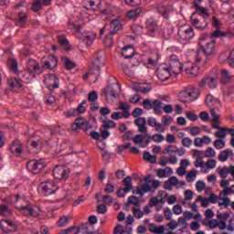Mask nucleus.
<instances>
[{
    "label": "nucleus",
    "instance_id": "12",
    "mask_svg": "<svg viewBox=\"0 0 234 234\" xmlns=\"http://www.w3.org/2000/svg\"><path fill=\"white\" fill-rule=\"evenodd\" d=\"M69 168L63 165H57L53 169V178L56 180H65V178H69Z\"/></svg>",
    "mask_w": 234,
    "mask_h": 234
},
{
    "label": "nucleus",
    "instance_id": "7",
    "mask_svg": "<svg viewBox=\"0 0 234 234\" xmlns=\"http://www.w3.org/2000/svg\"><path fill=\"white\" fill-rule=\"evenodd\" d=\"M168 69L175 74L178 76L182 72L183 66L180 63V58L176 55H171L169 59Z\"/></svg>",
    "mask_w": 234,
    "mask_h": 234
},
{
    "label": "nucleus",
    "instance_id": "50",
    "mask_svg": "<svg viewBox=\"0 0 234 234\" xmlns=\"http://www.w3.org/2000/svg\"><path fill=\"white\" fill-rule=\"evenodd\" d=\"M135 206L136 207H141L140 199L136 196H130L128 197V203L126 206Z\"/></svg>",
    "mask_w": 234,
    "mask_h": 234
},
{
    "label": "nucleus",
    "instance_id": "22",
    "mask_svg": "<svg viewBox=\"0 0 234 234\" xmlns=\"http://www.w3.org/2000/svg\"><path fill=\"white\" fill-rule=\"evenodd\" d=\"M195 12L192 13V16H196L197 17H202L205 21L209 19V13L207 12V8L201 5H194Z\"/></svg>",
    "mask_w": 234,
    "mask_h": 234
},
{
    "label": "nucleus",
    "instance_id": "20",
    "mask_svg": "<svg viewBox=\"0 0 234 234\" xmlns=\"http://www.w3.org/2000/svg\"><path fill=\"white\" fill-rule=\"evenodd\" d=\"M27 69L29 72H33V74H43V70L41 69V66L36 59L29 58L27 61Z\"/></svg>",
    "mask_w": 234,
    "mask_h": 234
},
{
    "label": "nucleus",
    "instance_id": "39",
    "mask_svg": "<svg viewBox=\"0 0 234 234\" xmlns=\"http://www.w3.org/2000/svg\"><path fill=\"white\" fill-rule=\"evenodd\" d=\"M148 229L149 231H151V233L164 234L165 228L164 226L157 227L154 223H151L148 227Z\"/></svg>",
    "mask_w": 234,
    "mask_h": 234
},
{
    "label": "nucleus",
    "instance_id": "62",
    "mask_svg": "<svg viewBox=\"0 0 234 234\" xmlns=\"http://www.w3.org/2000/svg\"><path fill=\"white\" fill-rule=\"evenodd\" d=\"M45 103H47L48 105H53V103H56V98L50 93L46 94Z\"/></svg>",
    "mask_w": 234,
    "mask_h": 234
},
{
    "label": "nucleus",
    "instance_id": "19",
    "mask_svg": "<svg viewBox=\"0 0 234 234\" xmlns=\"http://www.w3.org/2000/svg\"><path fill=\"white\" fill-rule=\"evenodd\" d=\"M217 41L212 40L210 42H207L205 46H203L201 43H199L201 50H203L205 56H213L216 52V45Z\"/></svg>",
    "mask_w": 234,
    "mask_h": 234
},
{
    "label": "nucleus",
    "instance_id": "3",
    "mask_svg": "<svg viewBox=\"0 0 234 234\" xmlns=\"http://www.w3.org/2000/svg\"><path fill=\"white\" fill-rule=\"evenodd\" d=\"M58 189H59L58 185L50 180L41 182L38 186V191L42 197H50V195L56 194Z\"/></svg>",
    "mask_w": 234,
    "mask_h": 234
},
{
    "label": "nucleus",
    "instance_id": "48",
    "mask_svg": "<svg viewBox=\"0 0 234 234\" xmlns=\"http://www.w3.org/2000/svg\"><path fill=\"white\" fill-rule=\"evenodd\" d=\"M1 217H12V210L6 205H0Z\"/></svg>",
    "mask_w": 234,
    "mask_h": 234
},
{
    "label": "nucleus",
    "instance_id": "29",
    "mask_svg": "<svg viewBox=\"0 0 234 234\" xmlns=\"http://www.w3.org/2000/svg\"><path fill=\"white\" fill-rule=\"evenodd\" d=\"M75 122L79 129H82L85 132L89 131V129H92V125H90V122L85 118L76 119Z\"/></svg>",
    "mask_w": 234,
    "mask_h": 234
},
{
    "label": "nucleus",
    "instance_id": "16",
    "mask_svg": "<svg viewBox=\"0 0 234 234\" xmlns=\"http://www.w3.org/2000/svg\"><path fill=\"white\" fill-rule=\"evenodd\" d=\"M232 192L231 188L224 189L219 193V201L218 202V206L219 207H229V204H231V199L228 197V195H229Z\"/></svg>",
    "mask_w": 234,
    "mask_h": 234
},
{
    "label": "nucleus",
    "instance_id": "34",
    "mask_svg": "<svg viewBox=\"0 0 234 234\" xmlns=\"http://www.w3.org/2000/svg\"><path fill=\"white\" fill-rule=\"evenodd\" d=\"M120 111H122L124 113V118L127 120L131 118V105H129L127 102L121 101L119 102V108Z\"/></svg>",
    "mask_w": 234,
    "mask_h": 234
},
{
    "label": "nucleus",
    "instance_id": "14",
    "mask_svg": "<svg viewBox=\"0 0 234 234\" xmlns=\"http://www.w3.org/2000/svg\"><path fill=\"white\" fill-rule=\"evenodd\" d=\"M82 5L90 12H100L101 10V0H82Z\"/></svg>",
    "mask_w": 234,
    "mask_h": 234
},
{
    "label": "nucleus",
    "instance_id": "26",
    "mask_svg": "<svg viewBox=\"0 0 234 234\" xmlns=\"http://www.w3.org/2000/svg\"><path fill=\"white\" fill-rule=\"evenodd\" d=\"M7 69L13 74H19V64L17 63V59L15 58H9L7 59Z\"/></svg>",
    "mask_w": 234,
    "mask_h": 234
},
{
    "label": "nucleus",
    "instance_id": "61",
    "mask_svg": "<svg viewBox=\"0 0 234 234\" xmlns=\"http://www.w3.org/2000/svg\"><path fill=\"white\" fill-rule=\"evenodd\" d=\"M98 100V91L92 90L88 94V101L94 103Z\"/></svg>",
    "mask_w": 234,
    "mask_h": 234
},
{
    "label": "nucleus",
    "instance_id": "55",
    "mask_svg": "<svg viewBox=\"0 0 234 234\" xmlns=\"http://www.w3.org/2000/svg\"><path fill=\"white\" fill-rule=\"evenodd\" d=\"M131 30L135 36H140V34H143L144 32V27L138 24H134L132 26Z\"/></svg>",
    "mask_w": 234,
    "mask_h": 234
},
{
    "label": "nucleus",
    "instance_id": "30",
    "mask_svg": "<svg viewBox=\"0 0 234 234\" xmlns=\"http://www.w3.org/2000/svg\"><path fill=\"white\" fill-rule=\"evenodd\" d=\"M173 175V168L166 166L165 169L164 168H159L156 170V176L158 178H167Z\"/></svg>",
    "mask_w": 234,
    "mask_h": 234
},
{
    "label": "nucleus",
    "instance_id": "2",
    "mask_svg": "<svg viewBox=\"0 0 234 234\" xmlns=\"http://www.w3.org/2000/svg\"><path fill=\"white\" fill-rule=\"evenodd\" d=\"M160 187V181L158 180H150L148 183L142 185L141 186H136L133 190V195H139V197H144L145 193L151 191H156Z\"/></svg>",
    "mask_w": 234,
    "mask_h": 234
},
{
    "label": "nucleus",
    "instance_id": "35",
    "mask_svg": "<svg viewBox=\"0 0 234 234\" xmlns=\"http://www.w3.org/2000/svg\"><path fill=\"white\" fill-rule=\"evenodd\" d=\"M210 115L213 117L212 118V122H214L212 124L213 129H218V131L222 129V126H219L218 124H217L218 123V120H220V114L217 113V110L210 109Z\"/></svg>",
    "mask_w": 234,
    "mask_h": 234
},
{
    "label": "nucleus",
    "instance_id": "60",
    "mask_svg": "<svg viewBox=\"0 0 234 234\" xmlns=\"http://www.w3.org/2000/svg\"><path fill=\"white\" fill-rule=\"evenodd\" d=\"M132 211L133 213V217L134 218H142V217H144V212L142 211V209H140V207H133Z\"/></svg>",
    "mask_w": 234,
    "mask_h": 234
},
{
    "label": "nucleus",
    "instance_id": "15",
    "mask_svg": "<svg viewBox=\"0 0 234 234\" xmlns=\"http://www.w3.org/2000/svg\"><path fill=\"white\" fill-rule=\"evenodd\" d=\"M42 67L48 70H55L58 69V58L54 55H49L45 59H42Z\"/></svg>",
    "mask_w": 234,
    "mask_h": 234
},
{
    "label": "nucleus",
    "instance_id": "9",
    "mask_svg": "<svg viewBox=\"0 0 234 234\" xmlns=\"http://www.w3.org/2000/svg\"><path fill=\"white\" fill-rule=\"evenodd\" d=\"M122 56L124 59H131V63L133 67H138L140 65V61L134 58V48L131 46H126L122 48Z\"/></svg>",
    "mask_w": 234,
    "mask_h": 234
},
{
    "label": "nucleus",
    "instance_id": "41",
    "mask_svg": "<svg viewBox=\"0 0 234 234\" xmlns=\"http://www.w3.org/2000/svg\"><path fill=\"white\" fill-rule=\"evenodd\" d=\"M198 66H195L193 64H191L188 68L185 69V72L188 74V76L192 77L198 76Z\"/></svg>",
    "mask_w": 234,
    "mask_h": 234
},
{
    "label": "nucleus",
    "instance_id": "24",
    "mask_svg": "<svg viewBox=\"0 0 234 234\" xmlns=\"http://www.w3.org/2000/svg\"><path fill=\"white\" fill-rule=\"evenodd\" d=\"M9 151L12 153V154H16V156H19L21 153H23V144L19 140H15L10 145H9Z\"/></svg>",
    "mask_w": 234,
    "mask_h": 234
},
{
    "label": "nucleus",
    "instance_id": "56",
    "mask_svg": "<svg viewBox=\"0 0 234 234\" xmlns=\"http://www.w3.org/2000/svg\"><path fill=\"white\" fill-rule=\"evenodd\" d=\"M226 36H228V33L220 30V27L216 28V30L211 33L212 37H226Z\"/></svg>",
    "mask_w": 234,
    "mask_h": 234
},
{
    "label": "nucleus",
    "instance_id": "28",
    "mask_svg": "<svg viewBox=\"0 0 234 234\" xmlns=\"http://www.w3.org/2000/svg\"><path fill=\"white\" fill-rule=\"evenodd\" d=\"M233 80H234V75L229 74V71H228V69L221 70L220 83L222 85H228V83H231V81Z\"/></svg>",
    "mask_w": 234,
    "mask_h": 234
},
{
    "label": "nucleus",
    "instance_id": "64",
    "mask_svg": "<svg viewBox=\"0 0 234 234\" xmlns=\"http://www.w3.org/2000/svg\"><path fill=\"white\" fill-rule=\"evenodd\" d=\"M228 63L229 67L234 69V49L229 53V58H228Z\"/></svg>",
    "mask_w": 234,
    "mask_h": 234
},
{
    "label": "nucleus",
    "instance_id": "31",
    "mask_svg": "<svg viewBox=\"0 0 234 234\" xmlns=\"http://www.w3.org/2000/svg\"><path fill=\"white\" fill-rule=\"evenodd\" d=\"M28 21V16L25 12H19L16 19V26L21 28H25L27 22Z\"/></svg>",
    "mask_w": 234,
    "mask_h": 234
},
{
    "label": "nucleus",
    "instance_id": "27",
    "mask_svg": "<svg viewBox=\"0 0 234 234\" xmlns=\"http://www.w3.org/2000/svg\"><path fill=\"white\" fill-rule=\"evenodd\" d=\"M7 85L11 88L12 90H17L23 87V83H21V80L17 78L11 77L7 80Z\"/></svg>",
    "mask_w": 234,
    "mask_h": 234
},
{
    "label": "nucleus",
    "instance_id": "4",
    "mask_svg": "<svg viewBox=\"0 0 234 234\" xmlns=\"http://www.w3.org/2000/svg\"><path fill=\"white\" fill-rule=\"evenodd\" d=\"M26 167L28 173H31V175H39L41 170L47 167V163H45L43 159H40V160L33 159L27 163Z\"/></svg>",
    "mask_w": 234,
    "mask_h": 234
},
{
    "label": "nucleus",
    "instance_id": "42",
    "mask_svg": "<svg viewBox=\"0 0 234 234\" xmlns=\"http://www.w3.org/2000/svg\"><path fill=\"white\" fill-rule=\"evenodd\" d=\"M122 184L123 186H125V187L123 188L124 193H129V191L133 189V179L131 178V176H126L122 180Z\"/></svg>",
    "mask_w": 234,
    "mask_h": 234
},
{
    "label": "nucleus",
    "instance_id": "59",
    "mask_svg": "<svg viewBox=\"0 0 234 234\" xmlns=\"http://www.w3.org/2000/svg\"><path fill=\"white\" fill-rule=\"evenodd\" d=\"M151 140H153V142H155V144H162V142H164V140H165V137H164V135L160 134V133H155L154 135H152Z\"/></svg>",
    "mask_w": 234,
    "mask_h": 234
},
{
    "label": "nucleus",
    "instance_id": "52",
    "mask_svg": "<svg viewBox=\"0 0 234 234\" xmlns=\"http://www.w3.org/2000/svg\"><path fill=\"white\" fill-rule=\"evenodd\" d=\"M62 61L65 65V69L67 70H72V69H74L76 67V63L70 59H69L68 58H62Z\"/></svg>",
    "mask_w": 234,
    "mask_h": 234
},
{
    "label": "nucleus",
    "instance_id": "10",
    "mask_svg": "<svg viewBox=\"0 0 234 234\" xmlns=\"http://www.w3.org/2000/svg\"><path fill=\"white\" fill-rule=\"evenodd\" d=\"M44 83L49 90L59 89V79L54 74H48L44 77Z\"/></svg>",
    "mask_w": 234,
    "mask_h": 234
},
{
    "label": "nucleus",
    "instance_id": "13",
    "mask_svg": "<svg viewBox=\"0 0 234 234\" xmlns=\"http://www.w3.org/2000/svg\"><path fill=\"white\" fill-rule=\"evenodd\" d=\"M166 198H167V193L164 190H160L157 192L156 197H152L149 200V206L150 207H154L155 206H158V204H161V206H164L165 204Z\"/></svg>",
    "mask_w": 234,
    "mask_h": 234
},
{
    "label": "nucleus",
    "instance_id": "40",
    "mask_svg": "<svg viewBox=\"0 0 234 234\" xmlns=\"http://www.w3.org/2000/svg\"><path fill=\"white\" fill-rule=\"evenodd\" d=\"M207 83L209 89H217V85H218V77L207 76Z\"/></svg>",
    "mask_w": 234,
    "mask_h": 234
},
{
    "label": "nucleus",
    "instance_id": "23",
    "mask_svg": "<svg viewBox=\"0 0 234 234\" xmlns=\"http://www.w3.org/2000/svg\"><path fill=\"white\" fill-rule=\"evenodd\" d=\"M19 76L20 81H23L26 84H28L36 78V73L29 71L28 69L24 71H19V73H16Z\"/></svg>",
    "mask_w": 234,
    "mask_h": 234
},
{
    "label": "nucleus",
    "instance_id": "25",
    "mask_svg": "<svg viewBox=\"0 0 234 234\" xmlns=\"http://www.w3.org/2000/svg\"><path fill=\"white\" fill-rule=\"evenodd\" d=\"M97 34L95 32L90 31L87 33H83L81 38L86 43V47H91L92 43H94V39L97 37Z\"/></svg>",
    "mask_w": 234,
    "mask_h": 234
},
{
    "label": "nucleus",
    "instance_id": "8",
    "mask_svg": "<svg viewBox=\"0 0 234 234\" xmlns=\"http://www.w3.org/2000/svg\"><path fill=\"white\" fill-rule=\"evenodd\" d=\"M180 98H185L181 100V101L191 103V101H195V100L198 99V90L196 88L187 89L180 92Z\"/></svg>",
    "mask_w": 234,
    "mask_h": 234
},
{
    "label": "nucleus",
    "instance_id": "36",
    "mask_svg": "<svg viewBox=\"0 0 234 234\" xmlns=\"http://www.w3.org/2000/svg\"><path fill=\"white\" fill-rule=\"evenodd\" d=\"M178 186V178L176 176H171L165 182L164 187L167 191H173V186Z\"/></svg>",
    "mask_w": 234,
    "mask_h": 234
},
{
    "label": "nucleus",
    "instance_id": "5",
    "mask_svg": "<svg viewBox=\"0 0 234 234\" xmlns=\"http://www.w3.org/2000/svg\"><path fill=\"white\" fill-rule=\"evenodd\" d=\"M162 101L160 100L156 99L154 101H152L150 99H144L143 101V107L145 109V111H151L153 109L154 114H162Z\"/></svg>",
    "mask_w": 234,
    "mask_h": 234
},
{
    "label": "nucleus",
    "instance_id": "33",
    "mask_svg": "<svg viewBox=\"0 0 234 234\" xmlns=\"http://www.w3.org/2000/svg\"><path fill=\"white\" fill-rule=\"evenodd\" d=\"M140 14H142V7H137L128 11L126 13V17H128L131 21H136V19L140 17Z\"/></svg>",
    "mask_w": 234,
    "mask_h": 234
},
{
    "label": "nucleus",
    "instance_id": "1",
    "mask_svg": "<svg viewBox=\"0 0 234 234\" xmlns=\"http://www.w3.org/2000/svg\"><path fill=\"white\" fill-rule=\"evenodd\" d=\"M11 201L16 204H22L16 205V208L20 211L21 215L24 217H39V213H41V208L37 205H32L27 203V197L25 196H20L19 194L12 196Z\"/></svg>",
    "mask_w": 234,
    "mask_h": 234
},
{
    "label": "nucleus",
    "instance_id": "37",
    "mask_svg": "<svg viewBox=\"0 0 234 234\" xmlns=\"http://www.w3.org/2000/svg\"><path fill=\"white\" fill-rule=\"evenodd\" d=\"M206 104L207 105V107H209L210 109H215L213 107H215V105H219L220 104V101L215 97H213V95L208 94L207 95L206 98Z\"/></svg>",
    "mask_w": 234,
    "mask_h": 234
},
{
    "label": "nucleus",
    "instance_id": "46",
    "mask_svg": "<svg viewBox=\"0 0 234 234\" xmlns=\"http://www.w3.org/2000/svg\"><path fill=\"white\" fill-rule=\"evenodd\" d=\"M133 90H135V92H142V94H147V92H151V88L144 87L135 83L133 84Z\"/></svg>",
    "mask_w": 234,
    "mask_h": 234
},
{
    "label": "nucleus",
    "instance_id": "51",
    "mask_svg": "<svg viewBox=\"0 0 234 234\" xmlns=\"http://www.w3.org/2000/svg\"><path fill=\"white\" fill-rule=\"evenodd\" d=\"M43 6L45 5L41 0H33L31 10H33V12H39Z\"/></svg>",
    "mask_w": 234,
    "mask_h": 234
},
{
    "label": "nucleus",
    "instance_id": "49",
    "mask_svg": "<svg viewBox=\"0 0 234 234\" xmlns=\"http://www.w3.org/2000/svg\"><path fill=\"white\" fill-rule=\"evenodd\" d=\"M143 159L150 164H156V155H152L149 152H144Z\"/></svg>",
    "mask_w": 234,
    "mask_h": 234
},
{
    "label": "nucleus",
    "instance_id": "11",
    "mask_svg": "<svg viewBox=\"0 0 234 234\" xmlns=\"http://www.w3.org/2000/svg\"><path fill=\"white\" fill-rule=\"evenodd\" d=\"M171 72L173 71H171L167 64H161L156 69L157 78L160 81H167L171 78Z\"/></svg>",
    "mask_w": 234,
    "mask_h": 234
},
{
    "label": "nucleus",
    "instance_id": "63",
    "mask_svg": "<svg viewBox=\"0 0 234 234\" xmlns=\"http://www.w3.org/2000/svg\"><path fill=\"white\" fill-rule=\"evenodd\" d=\"M196 178H197V171L192 170L187 173V175H186L187 182H195Z\"/></svg>",
    "mask_w": 234,
    "mask_h": 234
},
{
    "label": "nucleus",
    "instance_id": "58",
    "mask_svg": "<svg viewBox=\"0 0 234 234\" xmlns=\"http://www.w3.org/2000/svg\"><path fill=\"white\" fill-rule=\"evenodd\" d=\"M204 154L206 158H215V156H217V152H215V149H213L212 147H208L204 152Z\"/></svg>",
    "mask_w": 234,
    "mask_h": 234
},
{
    "label": "nucleus",
    "instance_id": "38",
    "mask_svg": "<svg viewBox=\"0 0 234 234\" xmlns=\"http://www.w3.org/2000/svg\"><path fill=\"white\" fill-rule=\"evenodd\" d=\"M218 218H219V229H224L225 228H227L228 225L226 224V220L229 218V214H218Z\"/></svg>",
    "mask_w": 234,
    "mask_h": 234
},
{
    "label": "nucleus",
    "instance_id": "6",
    "mask_svg": "<svg viewBox=\"0 0 234 234\" xmlns=\"http://www.w3.org/2000/svg\"><path fill=\"white\" fill-rule=\"evenodd\" d=\"M177 35L182 41H191L195 37V29L191 26H181L177 30Z\"/></svg>",
    "mask_w": 234,
    "mask_h": 234
},
{
    "label": "nucleus",
    "instance_id": "44",
    "mask_svg": "<svg viewBox=\"0 0 234 234\" xmlns=\"http://www.w3.org/2000/svg\"><path fill=\"white\" fill-rule=\"evenodd\" d=\"M229 153H231V149L229 148L221 151L218 156V160H219V162H228V158H229Z\"/></svg>",
    "mask_w": 234,
    "mask_h": 234
},
{
    "label": "nucleus",
    "instance_id": "21",
    "mask_svg": "<svg viewBox=\"0 0 234 234\" xmlns=\"http://www.w3.org/2000/svg\"><path fill=\"white\" fill-rule=\"evenodd\" d=\"M145 25L148 34L154 37V32L158 31V22L154 18L150 17L146 19Z\"/></svg>",
    "mask_w": 234,
    "mask_h": 234
},
{
    "label": "nucleus",
    "instance_id": "47",
    "mask_svg": "<svg viewBox=\"0 0 234 234\" xmlns=\"http://www.w3.org/2000/svg\"><path fill=\"white\" fill-rule=\"evenodd\" d=\"M70 216H63L58 220V228H65V226H69V222L71 220Z\"/></svg>",
    "mask_w": 234,
    "mask_h": 234
},
{
    "label": "nucleus",
    "instance_id": "32",
    "mask_svg": "<svg viewBox=\"0 0 234 234\" xmlns=\"http://www.w3.org/2000/svg\"><path fill=\"white\" fill-rule=\"evenodd\" d=\"M110 28L111 36H114V34H117L120 30H122V23L118 19H113L110 23Z\"/></svg>",
    "mask_w": 234,
    "mask_h": 234
},
{
    "label": "nucleus",
    "instance_id": "43",
    "mask_svg": "<svg viewBox=\"0 0 234 234\" xmlns=\"http://www.w3.org/2000/svg\"><path fill=\"white\" fill-rule=\"evenodd\" d=\"M58 42L61 45V47H65L66 50H70V44L69 43V39H67L65 35L58 36Z\"/></svg>",
    "mask_w": 234,
    "mask_h": 234
},
{
    "label": "nucleus",
    "instance_id": "18",
    "mask_svg": "<svg viewBox=\"0 0 234 234\" xmlns=\"http://www.w3.org/2000/svg\"><path fill=\"white\" fill-rule=\"evenodd\" d=\"M190 21H191V25H193V27H196V28H197V30H206V28H207V20H200L199 16H196L195 15H191L190 16Z\"/></svg>",
    "mask_w": 234,
    "mask_h": 234
},
{
    "label": "nucleus",
    "instance_id": "57",
    "mask_svg": "<svg viewBox=\"0 0 234 234\" xmlns=\"http://www.w3.org/2000/svg\"><path fill=\"white\" fill-rule=\"evenodd\" d=\"M214 147H215V149H218V150L224 149V147H226V141H224L222 139L215 140Z\"/></svg>",
    "mask_w": 234,
    "mask_h": 234
},
{
    "label": "nucleus",
    "instance_id": "54",
    "mask_svg": "<svg viewBox=\"0 0 234 234\" xmlns=\"http://www.w3.org/2000/svg\"><path fill=\"white\" fill-rule=\"evenodd\" d=\"M101 127L102 129H106L107 131H109V129H114V127H116V122L112 120L103 121Z\"/></svg>",
    "mask_w": 234,
    "mask_h": 234
},
{
    "label": "nucleus",
    "instance_id": "17",
    "mask_svg": "<svg viewBox=\"0 0 234 234\" xmlns=\"http://www.w3.org/2000/svg\"><path fill=\"white\" fill-rule=\"evenodd\" d=\"M0 228L4 233H14L17 229V226L10 219H2L0 221Z\"/></svg>",
    "mask_w": 234,
    "mask_h": 234
},
{
    "label": "nucleus",
    "instance_id": "53",
    "mask_svg": "<svg viewBox=\"0 0 234 234\" xmlns=\"http://www.w3.org/2000/svg\"><path fill=\"white\" fill-rule=\"evenodd\" d=\"M216 138H220V140L228 136V128L221 127L218 132L215 133Z\"/></svg>",
    "mask_w": 234,
    "mask_h": 234
},
{
    "label": "nucleus",
    "instance_id": "45",
    "mask_svg": "<svg viewBox=\"0 0 234 234\" xmlns=\"http://www.w3.org/2000/svg\"><path fill=\"white\" fill-rule=\"evenodd\" d=\"M217 173H218L220 178H226L229 173H230V167L223 166V167H218Z\"/></svg>",
    "mask_w": 234,
    "mask_h": 234
}]
</instances>
